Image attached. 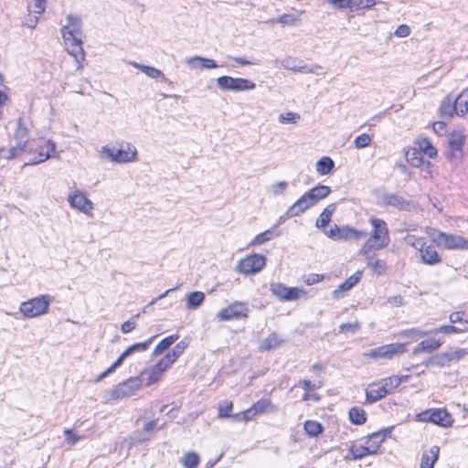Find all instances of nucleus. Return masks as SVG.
<instances>
[{
    "mask_svg": "<svg viewBox=\"0 0 468 468\" xmlns=\"http://www.w3.org/2000/svg\"><path fill=\"white\" fill-rule=\"evenodd\" d=\"M406 351L407 344L394 343L371 349L364 353V356L373 359H392L398 355L404 354Z\"/></svg>",
    "mask_w": 468,
    "mask_h": 468,
    "instance_id": "4",
    "label": "nucleus"
},
{
    "mask_svg": "<svg viewBox=\"0 0 468 468\" xmlns=\"http://www.w3.org/2000/svg\"><path fill=\"white\" fill-rule=\"evenodd\" d=\"M233 403L229 400H223L218 405V417L219 418H231V410Z\"/></svg>",
    "mask_w": 468,
    "mask_h": 468,
    "instance_id": "57",
    "label": "nucleus"
},
{
    "mask_svg": "<svg viewBox=\"0 0 468 468\" xmlns=\"http://www.w3.org/2000/svg\"><path fill=\"white\" fill-rule=\"evenodd\" d=\"M370 143L371 137L367 133H362L358 135L354 141V144L357 149L365 148L368 146Z\"/></svg>",
    "mask_w": 468,
    "mask_h": 468,
    "instance_id": "61",
    "label": "nucleus"
},
{
    "mask_svg": "<svg viewBox=\"0 0 468 468\" xmlns=\"http://www.w3.org/2000/svg\"><path fill=\"white\" fill-rule=\"evenodd\" d=\"M254 417L253 411H251L250 408L241 411L239 413L234 414L231 416L232 420L235 421H248Z\"/></svg>",
    "mask_w": 468,
    "mask_h": 468,
    "instance_id": "64",
    "label": "nucleus"
},
{
    "mask_svg": "<svg viewBox=\"0 0 468 468\" xmlns=\"http://www.w3.org/2000/svg\"><path fill=\"white\" fill-rule=\"evenodd\" d=\"M337 240H360L367 236V232L364 230H357L349 226L340 227V229H337Z\"/></svg>",
    "mask_w": 468,
    "mask_h": 468,
    "instance_id": "20",
    "label": "nucleus"
},
{
    "mask_svg": "<svg viewBox=\"0 0 468 468\" xmlns=\"http://www.w3.org/2000/svg\"><path fill=\"white\" fill-rule=\"evenodd\" d=\"M282 344V340L276 334H271L268 337L261 340L259 349L260 351H270L277 348Z\"/></svg>",
    "mask_w": 468,
    "mask_h": 468,
    "instance_id": "34",
    "label": "nucleus"
},
{
    "mask_svg": "<svg viewBox=\"0 0 468 468\" xmlns=\"http://www.w3.org/2000/svg\"><path fill=\"white\" fill-rule=\"evenodd\" d=\"M217 85L222 90L245 91L254 90L256 84L248 79L221 76L217 79Z\"/></svg>",
    "mask_w": 468,
    "mask_h": 468,
    "instance_id": "7",
    "label": "nucleus"
},
{
    "mask_svg": "<svg viewBox=\"0 0 468 468\" xmlns=\"http://www.w3.org/2000/svg\"><path fill=\"white\" fill-rule=\"evenodd\" d=\"M387 396V390L378 381L373 382L366 388V399L370 404L375 403Z\"/></svg>",
    "mask_w": 468,
    "mask_h": 468,
    "instance_id": "19",
    "label": "nucleus"
},
{
    "mask_svg": "<svg viewBox=\"0 0 468 468\" xmlns=\"http://www.w3.org/2000/svg\"><path fill=\"white\" fill-rule=\"evenodd\" d=\"M266 260V257L261 254L249 255L239 261L237 271L244 275L257 273L265 267Z\"/></svg>",
    "mask_w": 468,
    "mask_h": 468,
    "instance_id": "9",
    "label": "nucleus"
},
{
    "mask_svg": "<svg viewBox=\"0 0 468 468\" xmlns=\"http://www.w3.org/2000/svg\"><path fill=\"white\" fill-rule=\"evenodd\" d=\"M432 240L445 250H468V239L460 235L439 231Z\"/></svg>",
    "mask_w": 468,
    "mask_h": 468,
    "instance_id": "6",
    "label": "nucleus"
},
{
    "mask_svg": "<svg viewBox=\"0 0 468 468\" xmlns=\"http://www.w3.org/2000/svg\"><path fill=\"white\" fill-rule=\"evenodd\" d=\"M327 3L341 10L354 8V0H327Z\"/></svg>",
    "mask_w": 468,
    "mask_h": 468,
    "instance_id": "62",
    "label": "nucleus"
},
{
    "mask_svg": "<svg viewBox=\"0 0 468 468\" xmlns=\"http://www.w3.org/2000/svg\"><path fill=\"white\" fill-rule=\"evenodd\" d=\"M440 112L442 117L451 118L456 114V106L454 101L450 97H446L440 107Z\"/></svg>",
    "mask_w": 468,
    "mask_h": 468,
    "instance_id": "41",
    "label": "nucleus"
},
{
    "mask_svg": "<svg viewBox=\"0 0 468 468\" xmlns=\"http://www.w3.org/2000/svg\"><path fill=\"white\" fill-rule=\"evenodd\" d=\"M378 445H353L349 448L348 453L353 460L361 459L367 455L376 454L378 452Z\"/></svg>",
    "mask_w": 468,
    "mask_h": 468,
    "instance_id": "21",
    "label": "nucleus"
},
{
    "mask_svg": "<svg viewBox=\"0 0 468 468\" xmlns=\"http://www.w3.org/2000/svg\"><path fill=\"white\" fill-rule=\"evenodd\" d=\"M430 334H431V330L430 331H421V330H419L416 328H410V329H407V330H403V331L399 332L398 335L399 337H408V338H410V339L416 341V340H418L423 336H426Z\"/></svg>",
    "mask_w": 468,
    "mask_h": 468,
    "instance_id": "46",
    "label": "nucleus"
},
{
    "mask_svg": "<svg viewBox=\"0 0 468 468\" xmlns=\"http://www.w3.org/2000/svg\"><path fill=\"white\" fill-rule=\"evenodd\" d=\"M131 64L134 68L142 70L144 73H145L148 77H150L152 79H162L163 81H165L168 84H172V81L169 80L167 78H165L164 73L160 69H158L154 67L143 65V64H140L137 62H132Z\"/></svg>",
    "mask_w": 468,
    "mask_h": 468,
    "instance_id": "28",
    "label": "nucleus"
},
{
    "mask_svg": "<svg viewBox=\"0 0 468 468\" xmlns=\"http://www.w3.org/2000/svg\"><path fill=\"white\" fill-rule=\"evenodd\" d=\"M416 144H418L419 149L425 154L430 158H434L437 156V150L432 145L431 141L427 138H420L417 140Z\"/></svg>",
    "mask_w": 468,
    "mask_h": 468,
    "instance_id": "40",
    "label": "nucleus"
},
{
    "mask_svg": "<svg viewBox=\"0 0 468 468\" xmlns=\"http://www.w3.org/2000/svg\"><path fill=\"white\" fill-rule=\"evenodd\" d=\"M280 232L276 229V228H272L267 229L260 234H258L253 240L251 241V245H261L263 244L275 237H278Z\"/></svg>",
    "mask_w": 468,
    "mask_h": 468,
    "instance_id": "36",
    "label": "nucleus"
},
{
    "mask_svg": "<svg viewBox=\"0 0 468 468\" xmlns=\"http://www.w3.org/2000/svg\"><path fill=\"white\" fill-rule=\"evenodd\" d=\"M301 120V115L294 112H287L281 113L278 117V121L281 123H291L295 124Z\"/></svg>",
    "mask_w": 468,
    "mask_h": 468,
    "instance_id": "49",
    "label": "nucleus"
},
{
    "mask_svg": "<svg viewBox=\"0 0 468 468\" xmlns=\"http://www.w3.org/2000/svg\"><path fill=\"white\" fill-rule=\"evenodd\" d=\"M187 345L188 343L186 340L178 342L174 348L165 356V357L171 364L175 363L187 347Z\"/></svg>",
    "mask_w": 468,
    "mask_h": 468,
    "instance_id": "39",
    "label": "nucleus"
},
{
    "mask_svg": "<svg viewBox=\"0 0 468 468\" xmlns=\"http://www.w3.org/2000/svg\"><path fill=\"white\" fill-rule=\"evenodd\" d=\"M464 332H466V329H456V326L453 324L441 325L440 327L431 330V334L442 333L446 335L460 334Z\"/></svg>",
    "mask_w": 468,
    "mask_h": 468,
    "instance_id": "55",
    "label": "nucleus"
},
{
    "mask_svg": "<svg viewBox=\"0 0 468 468\" xmlns=\"http://www.w3.org/2000/svg\"><path fill=\"white\" fill-rule=\"evenodd\" d=\"M404 241L407 245L411 246L418 250L426 244L423 238H420L415 235H407L404 238Z\"/></svg>",
    "mask_w": 468,
    "mask_h": 468,
    "instance_id": "56",
    "label": "nucleus"
},
{
    "mask_svg": "<svg viewBox=\"0 0 468 468\" xmlns=\"http://www.w3.org/2000/svg\"><path fill=\"white\" fill-rule=\"evenodd\" d=\"M67 24L61 28L63 40H74L82 37V21L80 16L68 15Z\"/></svg>",
    "mask_w": 468,
    "mask_h": 468,
    "instance_id": "12",
    "label": "nucleus"
},
{
    "mask_svg": "<svg viewBox=\"0 0 468 468\" xmlns=\"http://www.w3.org/2000/svg\"><path fill=\"white\" fill-rule=\"evenodd\" d=\"M67 51L72 57H74L77 62V70L83 69L82 61L85 60V52L82 48L81 38H75L74 40H64Z\"/></svg>",
    "mask_w": 468,
    "mask_h": 468,
    "instance_id": "15",
    "label": "nucleus"
},
{
    "mask_svg": "<svg viewBox=\"0 0 468 468\" xmlns=\"http://www.w3.org/2000/svg\"><path fill=\"white\" fill-rule=\"evenodd\" d=\"M205 298V293L200 291L187 293L186 295V308L190 310H196L199 308L203 304Z\"/></svg>",
    "mask_w": 468,
    "mask_h": 468,
    "instance_id": "30",
    "label": "nucleus"
},
{
    "mask_svg": "<svg viewBox=\"0 0 468 468\" xmlns=\"http://www.w3.org/2000/svg\"><path fill=\"white\" fill-rule=\"evenodd\" d=\"M56 150V144L52 141H47L43 144L37 145L35 149H27V152L34 156L25 163V165H37L51 157V154Z\"/></svg>",
    "mask_w": 468,
    "mask_h": 468,
    "instance_id": "13",
    "label": "nucleus"
},
{
    "mask_svg": "<svg viewBox=\"0 0 468 468\" xmlns=\"http://www.w3.org/2000/svg\"><path fill=\"white\" fill-rule=\"evenodd\" d=\"M179 338L178 335H172L165 338H164L154 349L153 355L158 356L165 351L168 347H170L177 339Z\"/></svg>",
    "mask_w": 468,
    "mask_h": 468,
    "instance_id": "42",
    "label": "nucleus"
},
{
    "mask_svg": "<svg viewBox=\"0 0 468 468\" xmlns=\"http://www.w3.org/2000/svg\"><path fill=\"white\" fill-rule=\"evenodd\" d=\"M101 154L112 162L122 164L134 161L137 156V150L134 146L127 144L126 148L116 149L108 146L101 148Z\"/></svg>",
    "mask_w": 468,
    "mask_h": 468,
    "instance_id": "5",
    "label": "nucleus"
},
{
    "mask_svg": "<svg viewBox=\"0 0 468 468\" xmlns=\"http://www.w3.org/2000/svg\"><path fill=\"white\" fill-rule=\"evenodd\" d=\"M449 152L447 157L449 159H459L463 155V146L464 144V137L461 133H453L448 139Z\"/></svg>",
    "mask_w": 468,
    "mask_h": 468,
    "instance_id": "17",
    "label": "nucleus"
},
{
    "mask_svg": "<svg viewBox=\"0 0 468 468\" xmlns=\"http://www.w3.org/2000/svg\"><path fill=\"white\" fill-rule=\"evenodd\" d=\"M51 297L49 295H39L27 302H23L20 305V312L27 318H33L48 313Z\"/></svg>",
    "mask_w": 468,
    "mask_h": 468,
    "instance_id": "2",
    "label": "nucleus"
},
{
    "mask_svg": "<svg viewBox=\"0 0 468 468\" xmlns=\"http://www.w3.org/2000/svg\"><path fill=\"white\" fill-rule=\"evenodd\" d=\"M288 288L281 282L271 283V292L281 300L286 301Z\"/></svg>",
    "mask_w": 468,
    "mask_h": 468,
    "instance_id": "53",
    "label": "nucleus"
},
{
    "mask_svg": "<svg viewBox=\"0 0 468 468\" xmlns=\"http://www.w3.org/2000/svg\"><path fill=\"white\" fill-rule=\"evenodd\" d=\"M381 203L386 207H393L402 211H411L415 204L412 201L406 200L400 195L396 193H383L380 197Z\"/></svg>",
    "mask_w": 468,
    "mask_h": 468,
    "instance_id": "14",
    "label": "nucleus"
},
{
    "mask_svg": "<svg viewBox=\"0 0 468 468\" xmlns=\"http://www.w3.org/2000/svg\"><path fill=\"white\" fill-rule=\"evenodd\" d=\"M297 69H298L296 70V72H302L304 74H308V73L320 74L321 71L323 70V67L321 65H318V64L307 65V64H304L303 60H302V64H299Z\"/></svg>",
    "mask_w": 468,
    "mask_h": 468,
    "instance_id": "54",
    "label": "nucleus"
},
{
    "mask_svg": "<svg viewBox=\"0 0 468 468\" xmlns=\"http://www.w3.org/2000/svg\"><path fill=\"white\" fill-rule=\"evenodd\" d=\"M254 416L264 412L274 411L275 407L272 405L270 399H260L250 407Z\"/></svg>",
    "mask_w": 468,
    "mask_h": 468,
    "instance_id": "37",
    "label": "nucleus"
},
{
    "mask_svg": "<svg viewBox=\"0 0 468 468\" xmlns=\"http://www.w3.org/2000/svg\"><path fill=\"white\" fill-rule=\"evenodd\" d=\"M280 64L283 69L296 72L298 65L302 64V60L293 57H286L280 60Z\"/></svg>",
    "mask_w": 468,
    "mask_h": 468,
    "instance_id": "48",
    "label": "nucleus"
},
{
    "mask_svg": "<svg viewBox=\"0 0 468 468\" xmlns=\"http://www.w3.org/2000/svg\"><path fill=\"white\" fill-rule=\"evenodd\" d=\"M456 114L464 115L468 112V89L464 90L454 101Z\"/></svg>",
    "mask_w": 468,
    "mask_h": 468,
    "instance_id": "35",
    "label": "nucleus"
},
{
    "mask_svg": "<svg viewBox=\"0 0 468 468\" xmlns=\"http://www.w3.org/2000/svg\"><path fill=\"white\" fill-rule=\"evenodd\" d=\"M200 462L199 456L197 452H189L183 455L180 463L185 468H197Z\"/></svg>",
    "mask_w": 468,
    "mask_h": 468,
    "instance_id": "43",
    "label": "nucleus"
},
{
    "mask_svg": "<svg viewBox=\"0 0 468 468\" xmlns=\"http://www.w3.org/2000/svg\"><path fill=\"white\" fill-rule=\"evenodd\" d=\"M430 363L442 367L450 364L449 356H447L446 352L440 353L431 357Z\"/></svg>",
    "mask_w": 468,
    "mask_h": 468,
    "instance_id": "58",
    "label": "nucleus"
},
{
    "mask_svg": "<svg viewBox=\"0 0 468 468\" xmlns=\"http://www.w3.org/2000/svg\"><path fill=\"white\" fill-rule=\"evenodd\" d=\"M349 420L352 423L361 425L366 422L367 417L364 410L354 407L349 410Z\"/></svg>",
    "mask_w": 468,
    "mask_h": 468,
    "instance_id": "45",
    "label": "nucleus"
},
{
    "mask_svg": "<svg viewBox=\"0 0 468 468\" xmlns=\"http://www.w3.org/2000/svg\"><path fill=\"white\" fill-rule=\"evenodd\" d=\"M68 201L72 207L85 214L90 213L93 209L92 202L81 191H76L73 195L69 196Z\"/></svg>",
    "mask_w": 468,
    "mask_h": 468,
    "instance_id": "18",
    "label": "nucleus"
},
{
    "mask_svg": "<svg viewBox=\"0 0 468 468\" xmlns=\"http://www.w3.org/2000/svg\"><path fill=\"white\" fill-rule=\"evenodd\" d=\"M379 384L387 390V395L393 392L401 383V378L398 376L385 378L380 379Z\"/></svg>",
    "mask_w": 468,
    "mask_h": 468,
    "instance_id": "44",
    "label": "nucleus"
},
{
    "mask_svg": "<svg viewBox=\"0 0 468 468\" xmlns=\"http://www.w3.org/2000/svg\"><path fill=\"white\" fill-rule=\"evenodd\" d=\"M441 344L442 343L440 340L434 338L423 340L415 346L412 351V355H418L422 352L431 353L437 350Z\"/></svg>",
    "mask_w": 468,
    "mask_h": 468,
    "instance_id": "26",
    "label": "nucleus"
},
{
    "mask_svg": "<svg viewBox=\"0 0 468 468\" xmlns=\"http://www.w3.org/2000/svg\"><path fill=\"white\" fill-rule=\"evenodd\" d=\"M27 152V145L26 144L17 143L16 145L10 147L5 151L6 154L4 155L6 159H13L22 153Z\"/></svg>",
    "mask_w": 468,
    "mask_h": 468,
    "instance_id": "51",
    "label": "nucleus"
},
{
    "mask_svg": "<svg viewBox=\"0 0 468 468\" xmlns=\"http://www.w3.org/2000/svg\"><path fill=\"white\" fill-rule=\"evenodd\" d=\"M186 63L194 69H216L218 64L214 59L207 58L199 56L190 58L186 60Z\"/></svg>",
    "mask_w": 468,
    "mask_h": 468,
    "instance_id": "29",
    "label": "nucleus"
},
{
    "mask_svg": "<svg viewBox=\"0 0 468 468\" xmlns=\"http://www.w3.org/2000/svg\"><path fill=\"white\" fill-rule=\"evenodd\" d=\"M420 258L423 263L428 265H435L441 261V258L436 251L433 246H423L420 250Z\"/></svg>",
    "mask_w": 468,
    "mask_h": 468,
    "instance_id": "25",
    "label": "nucleus"
},
{
    "mask_svg": "<svg viewBox=\"0 0 468 468\" xmlns=\"http://www.w3.org/2000/svg\"><path fill=\"white\" fill-rule=\"evenodd\" d=\"M152 339L153 338H150L149 340H147L145 342L136 343V344H133L131 346H129L127 349H125L121 354V356L118 357V359L107 370H105L104 372H102L101 374H100L97 377L95 381L100 382L104 378H106L109 374L114 372V370L122 364L123 360L126 357H128L129 356H131L132 354L136 353V352H144V351L147 350L152 342Z\"/></svg>",
    "mask_w": 468,
    "mask_h": 468,
    "instance_id": "11",
    "label": "nucleus"
},
{
    "mask_svg": "<svg viewBox=\"0 0 468 468\" xmlns=\"http://www.w3.org/2000/svg\"><path fill=\"white\" fill-rule=\"evenodd\" d=\"M302 296H306V292L303 289L298 287L288 288L286 301H294Z\"/></svg>",
    "mask_w": 468,
    "mask_h": 468,
    "instance_id": "59",
    "label": "nucleus"
},
{
    "mask_svg": "<svg viewBox=\"0 0 468 468\" xmlns=\"http://www.w3.org/2000/svg\"><path fill=\"white\" fill-rule=\"evenodd\" d=\"M28 131L27 128L24 125L21 118L17 121V128L15 133V138L18 140V143L26 144L27 141Z\"/></svg>",
    "mask_w": 468,
    "mask_h": 468,
    "instance_id": "50",
    "label": "nucleus"
},
{
    "mask_svg": "<svg viewBox=\"0 0 468 468\" xmlns=\"http://www.w3.org/2000/svg\"><path fill=\"white\" fill-rule=\"evenodd\" d=\"M420 421L432 422L441 427H450L453 421L451 414L444 409L427 410L417 415Z\"/></svg>",
    "mask_w": 468,
    "mask_h": 468,
    "instance_id": "10",
    "label": "nucleus"
},
{
    "mask_svg": "<svg viewBox=\"0 0 468 468\" xmlns=\"http://www.w3.org/2000/svg\"><path fill=\"white\" fill-rule=\"evenodd\" d=\"M157 429V421L156 420H150L148 421L144 427L142 432L139 434V441H148L150 440L153 431Z\"/></svg>",
    "mask_w": 468,
    "mask_h": 468,
    "instance_id": "52",
    "label": "nucleus"
},
{
    "mask_svg": "<svg viewBox=\"0 0 468 468\" xmlns=\"http://www.w3.org/2000/svg\"><path fill=\"white\" fill-rule=\"evenodd\" d=\"M367 265L378 275L384 274L387 270L386 262L378 260L375 255H367Z\"/></svg>",
    "mask_w": 468,
    "mask_h": 468,
    "instance_id": "32",
    "label": "nucleus"
},
{
    "mask_svg": "<svg viewBox=\"0 0 468 468\" xmlns=\"http://www.w3.org/2000/svg\"><path fill=\"white\" fill-rule=\"evenodd\" d=\"M314 205L315 203L306 192L287 209L286 216L288 218L297 217Z\"/></svg>",
    "mask_w": 468,
    "mask_h": 468,
    "instance_id": "16",
    "label": "nucleus"
},
{
    "mask_svg": "<svg viewBox=\"0 0 468 468\" xmlns=\"http://www.w3.org/2000/svg\"><path fill=\"white\" fill-rule=\"evenodd\" d=\"M143 386L140 377H133L118 384L110 391L112 399L118 400L134 395Z\"/></svg>",
    "mask_w": 468,
    "mask_h": 468,
    "instance_id": "3",
    "label": "nucleus"
},
{
    "mask_svg": "<svg viewBox=\"0 0 468 468\" xmlns=\"http://www.w3.org/2000/svg\"><path fill=\"white\" fill-rule=\"evenodd\" d=\"M172 364L166 360V358L164 356L162 359L158 361V363L153 367V369L149 373V378L147 380L146 385L151 386L157 382L163 373L170 367Z\"/></svg>",
    "mask_w": 468,
    "mask_h": 468,
    "instance_id": "23",
    "label": "nucleus"
},
{
    "mask_svg": "<svg viewBox=\"0 0 468 468\" xmlns=\"http://www.w3.org/2000/svg\"><path fill=\"white\" fill-rule=\"evenodd\" d=\"M369 222L372 226V230L369 238L359 250V255H367L371 251L380 250L390 242L388 228L383 219L372 217L369 218Z\"/></svg>",
    "mask_w": 468,
    "mask_h": 468,
    "instance_id": "1",
    "label": "nucleus"
},
{
    "mask_svg": "<svg viewBox=\"0 0 468 468\" xmlns=\"http://www.w3.org/2000/svg\"><path fill=\"white\" fill-rule=\"evenodd\" d=\"M311 199L316 204L320 200L325 198L330 193L331 188L328 186L319 185L307 191Z\"/></svg>",
    "mask_w": 468,
    "mask_h": 468,
    "instance_id": "31",
    "label": "nucleus"
},
{
    "mask_svg": "<svg viewBox=\"0 0 468 468\" xmlns=\"http://www.w3.org/2000/svg\"><path fill=\"white\" fill-rule=\"evenodd\" d=\"M140 317V314H137L132 317L131 320L124 322L121 326V331L123 334L132 332L136 326V320Z\"/></svg>",
    "mask_w": 468,
    "mask_h": 468,
    "instance_id": "63",
    "label": "nucleus"
},
{
    "mask_svg": "<svg viewBox=\"0 0 468 468\" xmlns=\"http://www.w3.org/2000/svg\"><path fill=\"white\" fill-rule=\"evenodd\" d=\"M305 432L312 437H316L323 432V426L315 420H306L303 425Z\"/></svg>",
    "mask_w": 468,
    "mask_h": 468,
    "instance_id": "47",
    "label": "nucleus"
},
{
    "mask_svg": "<svg viewBox=\"0 0 468 468\" xmlns=\"http://www.w3.org/2000/svg\"><path fill=\"white\" fill-rule=\"evenodd\" d=\"M336 206L335 204L328 205L320 214L319 218L316 220V227L319 229H324L325 226L331 221L332 215L335 211Z\"/></svg>",
    "mask_w": 468,
    "mask_h": 468,
    "instance_id": "33",
    "label": "nucleus"
},
{
    "mask_svg": "<svg viewBox=\"0 0 468 468\" xmlns=\"http://www.w3.org/2000/svg\"><path fill=\"white\" fill-rule=\"evenodd\" d=\"M361 276L362 272L360 271L351 275L333 292V297L336 299L340 298L343 292L351 290L360 281Z\"/></svg>",
    "mask_w": 468,
    "mask_h": 468,
    "instance_id": "22",
    "label": "nucleus"
},
{
    "mask_svg": "<svg viewBox=\"0 0 468 468\" xmlns=\"http://www.w3.org/2000/svg\"><path fill=\"white\" fill-rule=\"evenodd\" d=\"M335 167L334 161L328 157L324 156L316 163V171L319 175L325 176L332 172Z\"/></svg>",
    "mask_w": 468,
    "mask_h": 468,
    "instance_id": "38",
    "label": "nucleus"
},
{
    "mask_svg": "<svg viewBox=\"0 0 468 468\" xmlns=\"http://www.w3.org/2000/svg\"><path fill=\"white\" fill-rule=\"evenodd\" d=\"M439 453L440 447L436 445L424 451L421 454L420 468H433L434 463L438 461Z\"/></svg>",
    "mask_w": 468,
    "mask_h": 468,
    "instance_id": "24",
    "label": "nucleus"
},
{
    "mask_svg": "<svg viewBox=\"0 0 468 468\" xmlns=\"http://www.w3.org/2000/svg\"><path fill=\"white\" fill-rule=\"evenodd\" d=\"M393 430V427L386 428L382 431L374 432L371 434V439H378L377 445L378 449L379 448L380 444L384 441V440L390 435L391 431Z\"/></svg>",
    "mask_w": 468,
    "mask_h": 468,
    "instance_id": "60",
    "label": "nucleus"
},
{
    "mask_svg": "<svg viewBox=\"0 0 468 468\" xmlns=\"http://www.w3.org/2000/svg\"><path fill=\"white\" fill-rule=\"evenodd\" d=\"M249 313L250 308L247 303L236 301L221 309L217 317L219 321L239 320L247 318Z\"/></svg>",
    "mask_w": 468,
    "mask_h": 468,
    "instance_id": "8",
    "label": "nucleus"
},
{
    "mask_svg": "<svg viewBox=\"0 0 468 468\" xmlns=\"http://www.w3.org/2000/svg\"><path fill=\"white\" fill-rule=\"evenodd\" d=\"M303 11H300L297 14H283L277 18H272L269 20L267 23L275 24L280 23L283 26H297L301 23V15Z\"/></svg>",
    "mask_w": 468,
    "mask_h": 468,
    "instance_id": "27",
    "label": "nucleus"
}]
</instances>
